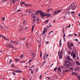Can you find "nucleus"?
I'll use <instances>...</instances> for the list:
<instances>
[{
    "label": "nucleus",
    "mask_w": 80,
    "mask_h": 80,
    "mask_svg": "<svg viewBox=\"0 0 80 80\" xmlns=\"http://www.w3.org/2000/svg\"><path fill=\"white\" fill-rule=\"evenodd\" d=\"M64 63V64L63 67L64 68H69L70 66H72V63L68 61H65Z\"/></svg>",
    "instance_id": "obj_1"
},
{
    "label": "nucleus",
    "mask_w": 80,
    "mask_h": 80,
    "mask_svg": "<svg viewBox=\"0 0 80 80\" xmlns=\"http://www.w3.org/2000/svg\"><path fill=\"white\" fill-rule=\"evenodd\" d=\"M68 48H69V50H71L72 49V47H73V43H71V44H70V42H68Z\"/></svg>",
    "instance_id": "obj_2"
},
{
    "label": "nucleus",
    "mask_w": 80,
    "mask_h": 80,
    "mask_svg": "<svg viewBox=\"0 0 80 80\" xmlns=\"http://www.w3.org/2000/svg\"><path fill=\"white\" fill-rule=\"evenodd\" d=\"M75 3L73 2L72 3L71 6H70L69 8V9H71L72 8V10H74L76 8H75Z\"/></svg>",
    "instance_id": "obj_3"
},
{
    "label": "nucleus",
    "mask_w": 80,
    "mask_h": 80,
    "mask_svg": "<svg viewBox=\"0 0 80 80\" xmlns=\"http://www.w3.org/2000/svg\"><path fill=\"white\" fill-rule=\"evenodd\" d=\"M40 15L41 16L42 18H43V17H46V13H45L43 11L40 12Z\"/></svg>",
    "instance_id": "obj_4"
},
{
    "label": "nucleus",
    "mask_w": 80,
    "mask_h": 80,
    "mask_svg": "<svg viewBox=\"0 0 80 80\" xmlns=\"http://www.w3.org/2000/svg\"><path fill=\"white\" fill-rule=\"evenodd\" d=\"M63 10L61 9L59 10H57L56 11H55L54 12L53 14L54 15H57L58 13H60V12H62Z\"/></svg>",
    "instance_id": "obj_5"
},
{
    "label": "nucleus",
    "mask_w": 80,
    "mask_h": 80,
    "mask_svg": "<svg viewBox=\"0 0 80 80\" xmlns=\"http://www.w3.org/2000/svg\"><path fill=\"white\" fill-rule=\"evenodd\" d=\"M64 13H67L65 14V16L70 15V12L69 11L67 12V11H65L64 12Z\"/></svg>",
    "instance_id": "obj_6"
},
{
    "label": "nucleus",
    "mask_w": 80,
    "mask_h": 80,
    "mask_svg": "<svg viewBox=\"0 0 80 80\" xmlns=\"http://www.w3.org/2000/svg\"><path fill=\"white\" fill-rule=\"evenodd\" d=\"M7 46L8 47H9V48H15V47L14 46L10 45V44H8V45Z\"/></svg>",
    "instance_id": "obj_7"
},
{
    "label": "nucleus",
    "mask_w": 80,
    "mask_h": 80,
    "mask_svg": "<svg viewBox=\"0 0 80 80\" xmlns=\"http://www.w3.org/2000/svg\"><path fill=\"white\" fill-rule=\"evenodd\" d=\"M51 16V14L50 13H46V16L48 17H50Z\"/></svg>",
    "instance_id": "obj_8"
},
{
    "label": "nucleus",
    "mask_w": 80,
    "mask_h": 80,
    "mask_svg": "<svg viewBox=\"0 0 80 80\" xmlns=\"http://www.w3.org/2000/svg\"><path fill=\"white\" fill-rule=\"evenodd\" d=\"M13 72H16V73H22L21 71H18V70H13Z\"/></svg>",
    "instance_id": "obj_9"
},
{
    "label": "nucleus",
    "mask_w": 80,
    "mask_h": 80,
    "mask_svg": "<svg viewBox=\"0 0 80 80\" xmlns=\"http://www.w3.org/2000/svg\"><path fill=\"white\" fill-rule=\"evenodd\" d=\"M10 42L12 43H15V44H17V41H13L12 40H11Z\"/></svg>",
    "instance_id": "obj_10"
},
{
    "label": "nucleus",
    "mask_w": 80,
    "mask_h": 80,
    "mask_svg": "<svg viewBox=\"0 0 80 80\" xmlns=\"http://www.w3.org/2000/svg\"><path fill=\"white\" fill-rule=\"evenodd\" d=\"M32 17H33V18H35V19H36V17H37V16L34 14L32 13Z\"/></svg>",
    "instance_id": "obj_11"
},
{
    "label": "nucleus",
    "mask_w": 80,
    "mask_h": 80,
    "mask_svg": "<svg viewBox=\"0 0 80 80\" xmlns=\"http://www.w3.org/2000/svg\"><path fill=\"white\" fill-rule=\"evenodd\" d=\"M73 50L75 52H77V48H76L75 47H73Z\"/></svg>",
    "instance_id": "obj_12"
},
{
    "label": "nucleus",
    "mask_w": 80,
    "mask_h": 80,
    "mask_svg": "<svg viewBox=\"0 0 80 80\" xmlns=\"http://www.w3.org/2000/svg\"><path fill=\"white\" fill-rule=\"evenodd\" d=\"M31 55L32 57L33 58H34L35 57V56H36V54L34 53H32Z\"/></svg>",
    "instance_id": "obj_13"
},
{
    "label": "nucleus",
    "mask_w": 80,
    "mask_h": 80,
    "mask_svg": "<svg viewBox=\"0 0 80 80\" xmlns=\"http://www.w3.org/2000/svg\"><path fill=\"white\" fill-rule=\"evenodd\" d=\"M35 22H36V19H35V18H33V21H32L33 25V24H34V23H35Z\"/></svg>",
    "instance_id": "obj_14"
},
{
    "label": "nucleus",
    "mask_w": 80,
    "mask_h": 80,
    "mask_svg": "<svg viewBox=\"0 0 80 80\" xmlns=\"http://www.w3.org/2000/svg\"><path fill=\"white\" fill-rule=\"evenodd\" d=\"M67 59L68 60H70V61H71L72 62H73V60L71 58H70V57H68V58Z\"/></svg>",
    "instance_id": "obj_15"
},
{
    "label": "nucleus",
    "mask_w": 80,
    "mask_h": 80,
    "mask_svg": "<svg viewBox=\"0 0 80 80\" xmlns=\"http://www.w3.org/2000/svg\"><path fill=\"white\" fill-rule=\"evenodd\" d=\"M46 55H47V52H45L44 55L43 56V58L44 60H45V57H46Z\"/></svg>",
    "instance_id": "obj_16"
},
{
    "label": "nucleus",
    "mask_w": 80,
    "mask_h": 80,
    "mask_svg": "<svg viewBox=\"0 0 80 80\" xmlns=\"http://www.w3.org/2000/svg\"><path fill=\"white\" fill-rule=\"evenodd\" d=\"M72 53L73 55L72 57L73 58H75V57H76V55H75V54L73 53V52H72Z\"/></svg>",
    "instance_id": "obj_17"
},
{
    "label": "nucleus",
    "mask_w": 80,
    "mask_h": 80,
    "mask_svg": "<svg viewBox=\"0 0 80 80\" xmlns=\"http://www.w3.org/2000/svg\"><path fill=\"white\" fill-rule=\"evenodd\" d=\"M39 12L40 13V11H37L35 13L36 15H38V13Z\"/></svg>",
    "instance_id": "obj_18"
},
{
    "label": "nucleus",
    "mask_w": 80,
    "mask_h": 80,
    "mask_svg": "<svg viewBox=\"0 0 80 80\" xmlns=\"http://www.w3.org/2000/svg\"><path fill=\"white\" fill-rule=\"evenodd\" d=\"M72 75H78V74L76 72H72Z\"/></svg>",
    "instance_id": "obj_19"
},
{
    "label": "nucleus",
    "mask_w": 80,
    "mask_h": 80,
    "mask_svg": "<svg viewBox=\"0 0 80 80\" xmlns=\"http://www.w3.org/2000/svg\"><path fill=\"white\" fill-rule=\"evenodd\" d=\"M34 28H35V25H33L32 27V29L31 30L32 32H33V29H34Z\"/></svg>",
    "instance_id": "obj_20"
},
{
    "label": "nucleus",
    "mask_w": 80,
    "mask_h": 80,
    "mask_svg": "<svg viewBox=\"0 0 80 80\" xmlns=\"http://www.w3.org/2000/svg\"><path fill=\"white\" fill-rule=\"evenodd\" d=\"M11 0L12 2V3H15V2H16V1H17V0Z\"/></svg>",
    "instance_id": "obj_21"
},
{
    "label": "nucleus",
    "mask_w": 80,
    "mask_h": 80,
    "mask_svg": "<svg viewBox=\"0 0 80 80\" xmlns=\"http://www.w3.org/2000/svg\"><path fill=\"white\" fill-rule=\"evenodd\" d=\"M59 59H61V57H62V53H61L59 55Z\"/></svg>",
    "instance_id": "obj_22"
},
{
    "label": "nucleus",
    "mask_w": 80,
    "mask_h": 80,
    "mask_svg": "<svg viewBox=\"0 0 80 80\" xmlns=\"http://www.w3.org/2000/svg\"><path fill=\"white\" fill-rule=\"evenodd\" d=\"M14 60H16L15 62H18L19 61V60H18L17 58H15L14 59Z\"/></svg>",
    "instance_id": "obj_23"
},
{
    "label": "nucleus",
    "mask_w": 80,
    "mask_h": 80,
    "mask_svg": "<svg viewBox=\"0 0 80 80\" xmlns=\"http://www.w3.org/2000/svg\"><path fill=\"white\" fill-rule=\"evenodd\" d=\"M68 55H70L71 53V51L70 50H68Z\"/></svg>",
    "instance_id": "obj_24"
},
{
    "label": "nucleus",
    "mask_w": 80,
    "mask_h": 80,
    "mask_svg": "<svg viewBox=\"0 0 80 80\" xmlns=\"http://www.w3.org/2000/svg\"><path fill=\"white\" fill-rule=\"evenodd\" d=\"M61 70V67H59L58 68V71H59V72H60Z\"/></svg>",
    "instance_id": "obj_25"
},
{
    "label": "nucleus",
    "mask_w": 80,
    "mask_h": 80,
    "mask_svg": "<svg viewBox=\"0 0 80 80\" xmlns=\"http://www.w3.org/2000/svg\"><path fill=\"white\" fill-rule=\"evenodd\" d=\"M76 63L77 64V65H80V63H79V62H76Z\"/></svg>",
    "instance_id": "obj_26"
},
{
    "label": "nucleus",
    "mask_w": 80,
    "mask_h": 80,
    "mask_svg": "<svg viewBox=\"0 0 80 80\" xmlns=\"http://www.w3.org/2000/svg\"><path fill=\"white\" fill-rule=\"evenodd\" d=\"M77 78H78L79 80H80V75L77 76Z\"/></svg>",
    "instance_id": "obj_27"
},
{
    "label": "nucleus",
    "mask_w": 80,
    "mask_h": 80,
    "mask_svg": "<svg viewBox=\"0 0 80 80\" xmlns=\"http://www.w3.org/2000/svg\"><path fill=\"white\" fill-rule=\"evenodd\" d=\"M53 31H50L49 33H48V35H50V34L51 33H53Z\"/></svg>",
    "instance_id": "obj_28"
},
{
    "label": "nucleus",
    "mask_w": 80,
    "mask_h": 80,
    "mask_svg": "<svg viewBox=\"0 0 80 80\" xmlns=\"http://www.w3.org/2000/svg\"><path fill=\"white\" fill-rule=\"evenodd\" d=\"M23 24L24 25H25V24H26V21H24Z\"/></svg>",
    "instance_id": "obj_29"
},
{
    "label": "nucleus",
    "mask_w": 80,
    "mask_h": 80,
    "mask_svg": "<svg viewBox=\"0 0 80 80\" xmlns=\"http://www.w3.org/2000/svg\"><path fill=\"white\" fill-rule=\"evenodd\" d=\"M70 27H71V25L69 24V26H67L68 28H70Z\"/></svg>",
    "instance_id": "obj_30"
},
{
    "label": "nucleus",
    "mask_w": 80,
    "mask_h": 80,
    "mask_svg": "<svg viewBox=\"0 0 80 80\" xmlns=\"http://www.w3.org/2000/svg\"><path fill=\"white\" fill-rule=\"evenodd\" d=\"M61 46H62V42H60L59 44V47H61Z\"/></svg>",
    "instance_id": "obj_31"
},
{
    "label": "nucleus",
    "mask_w": 80,
    "mask_h": 80,
    "mask_svg": "<svg viewBox=\"0 0 80 80\" xmlns=\"http://www.w3.org/2000/svg\"><path fill=\"white\" fill-rule=\"evenodd\" d=\"M48 21H49V20H48L45 22V23H48Z\"/></svg>",
    "instance_id": "obj_32"
},
{
    "label": "nucleus",
    "mask_w": 80,
    "mask_h": 80,
    "mask_svg": "<svg viewBox=\"0 0 80 80\" xmlns=\"http://www.w3.org/2000/svg\"><path fill=\"white\" fill-rule=\"evenodd\" d=\"M71 14H74L75 13V12L74 11L71 12Z\"/></svg>",
    "instance_id": "obj_33"
},
{
    "label": "nucleus",
    "mask_w": 80,
    "mask_h": 80,
    "mask_svg": "<svg viewBox=\"0 0 80 80\" xmlns=\"http://www.w3.org/2000/svg\"><path fill=\"white\" fill-rule=\"evenodd\" d=\"M42 74L39 77V79L40 80H41V78H42Z\"/></svg>",
    "instance_id": "obj_34"
},
{
    "label": "nucleus",
    "mask_w": 80,
    "mask_h": 80,
    "mask_svg": "<svg viewBox=\"0 0 80 80\" xmlns=\"http://www.w3.org/2000/svg\"><path fill=\"white\" fill-rule=\"evenodd\" d=\"M45 31L44 30L42 31V34H45Z\"/></svg>",
    "instance_id": "obj_35"
},
{
    "label": "nucleus",
    "mask_w": 80,
    "mask_h": 80,
    "mask_svg": "<svg viewBox=\"0 0 80 80\" xmlns=\"http://www.w3.org/2000/svg\"><path fill=\"white\" fill-rule=\"evenodd\" d=\"M28 29V27H25V28H24V30H27Z\"/></svg>",
    "instance_id": "obj_36"
},
{
    "label": "nucleus",
    "mask_w": 80,
    "mask_h": 80,
    "mask_svg": "<svg viewBox=\"0 0 80 80\" xmlns=\"http://www.w3.org/2000/svg\"><path fill=\"white\" fill-rule=\"evenodd\" d=\"M40 57L41 58V57L42 56V52H41V54H40Z\"/></svg>",
    "instance_id": "obj_37"
},
{
    "label": "nucleus",
    "mask_w": 80,
    "mask_h": 80,
    "mask_svg": "<svg viewBox=\"0 0 80 80\" xmlns=\"http://www.w3.org/2000/svg\"><path fill=\"white\" fill-rule=\"evenodd\" d=\"M26 6H30L31 7V6H32V5L29 4H26Z\"/></svg>",
    "instance_id": "obj_38"
},
{
    "label": "nucleus",
    "mask_w": 80,
    "mask_h": 80,
    "mask_svg": "<svg viewBox=\"0 0 80 80\" xmlns=\"http://www.w3.org/2000/svg\"><path fill=\"white\" fill-rule=\"evenodd\" d=\"M37 22H39L40 21V20L39 19V18H37Z\"/></svg>",
    "instance_id": "obj_39"
},
{
    "label": "nucleus",
    "mask_w": 80,
    "mask_h": 80,
    "mask_svg": "<svg viewBox=\"0 0 80 80\" xmlns=\"http://www.w3.org/2000/svg\"><path fill=\"white\" fill-rule=\"evenodd\" d=\"M57 69V67H56V68H55L54 69V71H56Z\"/></svg>",
    "instance_id": "obj_40"
},
{
    "label": "nucleus",
    "mask_w": 80,
    "mask_h": 80,
    "mask_svg": "<svg viewBox=\"0 0 80 80\" xmlns=\"http://www.w3.org/2000/svg\"><path fill=\"white\" fill-rule=\"evenodd\" d=\"M1 18L2 19V20H3V21H4V20H5V18Z\"/></svg>",
    "instance_id": "obj_41"
},
{
    "label": "nucleus",
    "mask_w": 80,
    "mask_h": 80,
    "mask_svg": "<svg viewBox=\"0 0 80 80\" xmlns=\"http://www.w3.org/2000/svg\"><path fill=\"white\" fill-rule=\"evenodd\" d=\"M11 62H12V59H10V61L9 62V64H10V63H11Z\"/></svg>",
    "instance_id": "obj_42"
},
{
    "label": "nucleus",
    "mask_w": 80,
    "mask_h": 80,
    "mask_svg": "<svg viewBox=\"0 0 80 80\" xmlns=\"http://www.w3.org/2000/svg\"><path fill=\"white\" fill-rule=\"evenodd\" d=\"M22 4H23V5H26V4H25V2H22Z\"/></svg>",
    "instance_id": "obj_43"
},
{
    "label": "nucleus",
    "mask_w": 80,
    "mask_h": 80,
    "mask_svg": "<svg viewBox=\"0 0 80 80\" xmlns=\"http://www.w3.org/2000/svg\"><path fill=\"white\" fill-rule=\"evenodd\" d=\"M65 29H64V28H63V33H65Z\"/></svg>",
    "instance_id": "obj_44"
},
{
    "label": "nucleus",
    "mask_w": 80,
    "mask_h": 80,
    "mask_svg": "<svg viewBox=\"0 0 80 80\" xmlns=\"http://www.w3.org/2000/svg\"><path fill=\"white\" fill-rule=\"evenodd\" d=\"M68 71H69L67 69L65 71V72H68Z\"/></svg>",
    "instance_id": "obj_45"
},
{
    "label": "nucleus",
    "mask_w": 80,
    "mask_h": 80,
    "mask_svg": "<svg viewBox=\"0 0 80 80\" xmlns=\"http://www.w3.org/2000/svg\"><path fill=\"white\" fill-rule=\"evenodd\" d=\"M12 74L13 75H16V73H15L14 72H12Z\"/></svg>",
    "instance_id": "obj_46"
},
{
    "label": "nucleus",
    "mask_w": 80,
    "mask_h": 80,
    "mask_svg": "<svg viewBox=\"0 0 80 80\" xmlns=\"http://www.w3.org/2000/svg\"><path fill=\"white\" fill-rule=\"evenodd\" d=\"M23 56V54H22L20 57V58H22Z\"/></svg>",
    "instance_id": "obj_47"
},
{
    "label": "nucleus",
    "mask_w": 80,
    "mask_h": 80,
    "mask_svg": "<svg viewBox=\"0 0 80 80\" xmlns=\"http://www.w3.org/2000/svg\"><path fill=\"white\" fill-rule=\"evenodd\" d=\"M31 73H32V74H33L34 73V71H31Z\"/></svg>",
    "instance_id": "obj_48"
},
{
    "label": "nucleus",
    "mask_w": 80,
    "mask_h": 80,
    "mask_svg": "<svg viewBox=\"0 0 80 80\" xmlns=\"http://www.w3.org/2000/svg\"><path fill=\"white\" fill-rule=\"evenodd\" d=\"M21 63H25V62L24 61H22L21 62Z\"/></svg>",
    "instance_id": "obj_49"
},
{
    "label": "nucleus",
    "mask_w": 80,
    "mask_h": 80,
    "mask_svg": "<svg viewBox=\"0 0 80 80\" xmlns=\"http://www.w3.org/2000/svg\"><path fill=\"white\" fill-rule=\"evenodd\" d=\"M72 15L73 17H75V13L72 14Z\"/></svg>",
    "instance_id": "obj_50"
},
{
    "label": "nucleus",
    "mask_w": 80,
    "mask_h": 80,
    "mask_svg": "<svg viewBox=\"0 0 80 80\" xmlns=\"http://www.w3.org/2000/svg\"><path fill=\"white\" fill-rule=\"evenodd\" d=\"M6 40H7V41H9L10 40H9V39H7V38H6Z\"/></svg>",
    "instance_id": "obj_51"
},
{
    "label": "nucleus",
    "mask_w": 80,
    "mask_h": 80,
    "mask_svg": "<svg viewBox=\"0 0 80 80\" xmlns=\"http://www.w3.org/2000/svg\"><path fill=\"white\" fill-rule=\"evenodd\" d=\"M70 69H71L72 70V71H73V69L71 68H70Z\"/></svg>",
    "instance_id": "obj_52"
},
{
    "label": "nucleus",
    "mask_w": 80,
    "mask_h": 80,
    "mask_svg": "<svg viewBox=\"0 0 80 80\" xmlns=\"http://www.w3.org/2000/svg\"><path fill=\"white\" fill-rule=\"evenodd\" d=\"M12 67H14V64H13L12 65H11Z\"/></svg>",
    "instance_id": "obj_53"
},
{
    "label": "nucleus",
    "mask_w": 80,
    "mask_h": 80,
    "mask_svg": "<svg viewBox=\"0 0 80 80\" xmlns=\"http://www.w3.org/2000/svg\"><path fill=\"white\" fill-rule=\"evenodd\" d=\"M3 38H4V40H6V38H5V36H3Z\"/></svg>",
    "instance_id": "obj_54"
},
{
    "label": "nucleus",
    "mask_w": 80,
    "mask_h": 80,
    "mask_svg": "<svg viewBox=\"0 0 80 80\" xmlns=\"http://www.w3.org/2000/svg\"><path fill=\"white\" fill-rule=\"evenodd\" d=\"M48 43H49V42L48 41H47V42H46V44H48Z\"/></svg>",
    "instance_id": "obj_55"
},
{
    "label": "nucleus",
    "mask_w": 80,
    "mask_h": 80,
    "mask_svg": "<svg viewBox=\"0 0 80 80\" xmlns=\"http://www.w3.org/2000/svg\"><path fill=\"white\" fill-rule=\"evenodd\" d=\"M17 12H20V10H18L17 11Z\"/></svg>",
    "instance_id": "obj_56"
},
{
    "label": "nucleus",
    "mask_w": 80,
    "mask_h": 80,
    "mask_svg": "<svg viewBox=\"0 0 80 80\" xmlns=\"http://www.w3.org/2000/svg\"><path fill=\"white\" fill-rule=\"evenodd\" d=\"M75 37H77V34H74Z\"/></svg>",
    "instance_id": "obj_57"
},
{
    "label": "nucleus",
    "mask_w": 80,
    "mask_h": 80,
    "mask_svg": "<svg viewBox=\"0 0 80 80\" xmlns=\"http://www.w3.org/2000/svg\"><path fill=\"white\" fill-rule=\"evenodd\" d=\"M47 78H48V79H50V78L49 77H48Z\"/></svg>",
    "instance_id": "obj_58"
},
{
    "label": "nucleus",
    "mask_w": 80,
    "mask_h": 80,
    "mask_svg": "<svg viewBox=\"0 0 80 80\" xmlns=\"http://www.w3.org/2000/svg\"><path fill=\"white\" fill-rule=\"evenodd\" d=\"M47 57H46V59H47V57H48V54H47Z\"/></svg>",
    "instance_id": "obj_59"
},
{
    "label": "nucleus",
    "mask_w": 80,
    "mask_h": 80,
    "mask_svg": "<svg viewBox=\"0 0 80 80\" xmlns=\"http://www.w3.org/2000/svg\"><path fill=\"white\" fill-rule=\"evenodd\" d=\"M35 67V66H34V65H33L32 67L31 68H33Z\"/></svg>",
    "instance_id": "obj_60"
},
{
    "label": "nucleus",
    "mask_w": 80,
    "mask_h": 80,
    "mask_svg": "<svg viewBox=\"0 0 80 80\" xmlns=\"http://www.w3.org/2000/svg\"><path fill=\"white\" fill-rule=\"evenodd\" d=\"M46 28L47 29H48V28H49V26H47V27H46Z\"/></svg>",
    "instance_id": "obj_61"
},
{
    "label": "nucleus",
    "mask_w": 80,
    "mask_h": 80,
    "mask_svg": "<svg viewBox=\"0 0 80 80\" xmlns=\"http://www.w3.org/2000/svg\"><path fill=\"white\" fill-rule=\"evenodd\" d=\"M46 63V61H44L43 63L45 64Z\"/></svg>",
    "instance_id": "obj_62"
},
{
    "label": "nucleus",
    "mask_w": 80,
    "mask_h": 80,
    "mask_svg": "<svg viewBox=\"0 0 80 80\" xmlns=\"http://www.w3.org/2000/svg\"><path fill=\"white\" fill-rule=\"evenodd\" d=\"M75 41H78V39H75Z\"/></svg>",
    "instance_id": "obj_63"
},
{
    "label": "nucleus",
    "mask_w": 80,
    "mask_h": 80,
    "mask_svg": "<svg viewBox=\"0 0 80 80\" xmlns=\"http://www.w3.org/2000/svg\"><path fill=\"white\" fill-rule=\"evenodd\" d=\"M78 16H79V17H80V13L78 14Z\"/></svg>",
    "instance_id": "obj_64"
}]
</instances>
